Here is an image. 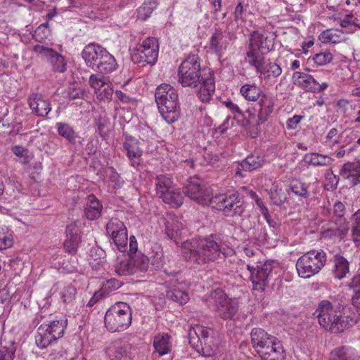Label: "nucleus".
Here are the masks:
<instances>
[{"instance_id":"nucleus-1","label":"nucleus","mask_w":360,"mask_h":360,"mask_svg":"<svg viewBox=\"0 0 360 360\" xmlns=\"http://www.w3.org/2000/svg\"><path fill=\"white\" fill-rule=\"evenodd\" d=\"M178 82L184 87L200 88L198 95L200 100L207 103L215 91L214 74L201 66V60L197 55H189L179 67Z\"/></svg>"},{"instance_id":"nucleus-2","label":"nucleus","mask_w":360,"mask_h":360,"mask_svg":"<svg viewBox=\"0 0 360 360\" xmlns=\"http://www.w3.org/2000/svg\"><path fill=\"white\" fill-rule=\"evenodd\" d=\"M224 251L215 235L187 240L181 245V253L185 261L194 269L214 262L221 258V255H225Z\"/></svg>"},{"instance_id":"nucleus-3","label":"nucleus","mask_w":360,"mask_h":360,"mask_svg":"<svg viewBox=\"0 0 360 360\" xmlns=\"http://www.w3.org/2000/svg\"><path fill=\"white\" fill-rule=\"evenodd\" d=\"M345 306L335 300H322L315 311L319 324L331 333H338L356 323V320L346 316Z\"/></svg>"},{"instance_id":"nucleus-4","label":"nucleus","mask_w":360,"mask_h":360,"mask_svg":"<svg viewBox=\"0 0 360 360\" xmlns=\"http://www.w3.org/2000/svg\"><path fill=\"white\" fill-rule=\"evenodd\" d=\"M155 102L162 118L169 124L176 122L180 115L178 94L169 84H162L156 88Z\"/></svg>"},{"instance_id":"nucleus-5","label":"nucleus","mask_w":360,"mask_h":360,"mask_svg":"<svg viewBox=\"0 0 360 360\" xmlns=\"http://www.w3.org/2000/svg\"><path fill=\"white\" fill-rule=\"evenodd\" d=\"M132 311L130 306L123 302L112 304L105 312V326L111 333L122 332L131 323Z\"/></svg>"},{"instance_id":"nucleus-6","label":"nucleus","mask_w":360,"mask_h":360,"mask_svg":"<svg viewBox=\"0 0 360 360\" xmlns=\"http://www.w3.org/2000/svg\"><path fill=\"white\" fill-rule=\"evenodd\" d=\"M326 253L322 250H313L301 256L297 261L298 276L309 278L318 274L326 263Z\"/></svg>"},{"instance_id":"nucleus-7","label":"nucleus","mask_w":360,"mask_h":360,"mask_svg":"<svg viewBox=\"0 0 360 360\" xmlns=\"http://www.w3.org/2000/svg\"><path fill=\"white\" fill-rule=\"evenodd\" d=\"M207 305L224 320L233 319L238 310V301L228 297L219 288L210 293L207 298Z\"/></svg>"},{"instance_id":"nucleus-8","label":"nucleus","mask_w":360,"mask_h":360,"mask_svg":"<svg viewBox=\"0 0 360 360\" xmlns=\"http://www.w3.org/2000/svg\"><path fill=\"white\" fill-rule=\"evenodd\" d=\"M246 266L250 274V278L252 283V289L263 292L269 284L274 269V262L250 259L247 261Z\"/></svg>"},{"instance_id":"nucleus-9","label":"nucleus","mask_w":360,"mask_h":360,"mask_svg":"<svg viewBox=\"0 0 360 360\" xmlns=\"http://www.w3.org/2000/svg\"><path fill=\"white\" fill-rule=\"evenodd\" d=\"M345 213V205L338 201L333 205V220L328 224L322 236L324 238H343L349 231V224L344 217Z\"/></svg>"},{"instance_id":"nucleus-10","label":"nucleus","mask_w":360,"mask_h":360,"mask_svg":"<svg viewBox=\"0 0 360 360\" xmlns=\"http://www.w3.org/2000/svg\"><path fill=\"white\" fill-rule=\"evenodd\" d=\"M65 327L66 321L63 320H53L42 323L37 328L35 336L37 345L40 348L47 347L63 335Z\"/></svg>"},{"instance_id":"nucleus-11","label":"nucleus","mask_w":360,"mask_h":360,"mask_svg":"<svg viewBox=\"0 0 360 360\" xmlns=\"http://www.w3.org/2000/svg\"><path fill=\"white\" fill-rule=\"evenodd\" d=\"M159 44L155 37H148L140 44L131 56V59L134 63L146 65H154L158 57Z\"/></svg>"},{"instance_id":"nucleus-12","label":"nucleus","mask_w":360,"mask_h":360,"mask_svg":"<svg viewBox=\"0 0 360 360\" xmlns=\"http://www.w3.org/2000/svg\"><path fill=\"white\" fill-rule=\"evenodd\" d=\"M209 202L213 208L223 212L226 216L240 214L243 212V202L237 193L212 196Z\"/></svg>"},{"instance_id":"nucleus-13","label":"nucleus","mask_w":360,"mask_h":360,"mask_svg":"<svg viewBox=\"0 0 360 360\" xmlns=\"http://www.w3.org/2000/svg\"><path fill=\"white\" fill-rule=\"evenodd\" d=\"M107 235L113 240L120 252L126 250L127 230L124 223L117 218H112L106 224Z\"/></svg>"},{"instance_id":"nucleus-14","label":"nucleus","mask_w":360,"mask_h":360,"mask_svg":"<svg viewBox=\"0 0 360 360\" xmlns=\"http://www.w3.org/2000/svg\"><path fill=\"white\" fill-rule=\"evenodd\" d=\"M184 193L191 199L195 200L201 205H206L209 202L210 195L202 184V181L198 177H191L184 187Z\"/></svg>"},{"instance_id":"nucleus-15","label":"nucleus","mask_w":360,"mask_h":360,"mask_svg":"<svg viewBox=\"0 0 360 360\" xmlns=\"http://www.w3.org/2000/svg\"><path fill=\"white\" fill-rule=\"evenodd\" d=\"M109 51L96 43H90L84 46L81 56L86 65L94 70L103 60Z\"/></svg>"},{"instance_id":"nucleus-16","label":"nucleus","mask_w":360,"mask_h":360,"mask_svg":"<svg viewBox=\"0 0 360 360\" xmlns=\"http://www.w3.org/2000/svg\"><path fill=\"white\" fill-rule=\"evenodd\" d=\"M231 43L229 32L221 29H215L209 40L210 50L219 57H221Z\"/></svg>"},{"instance_id":"nucleus-17","label":"nucleus","mask_w":360,"mask_h":360,"mask_svg":"<svg viewBox=\"0 0 360 360\" xmlns=\"http://www.w3.org/2000/svg\"><path fill=\"white\" fill-rule=\"evenodd\" d=\"M34 50L49 61L55 72L63 73L66 71L67 63L64 57L53 49L37 44L34 46Z\"/></svg>"},{"instance_id":"nucleus-18","label":"nucleus","mask_w":360,"mask_h":360,"mask_svg":"<svg viewBox=\"0 0 360 360\" xmlns=\"http://www.w3.org/2000/svg\"><path fill=\"white\" fill-rule=\"evenodd\" d=\"M106 353L110 360H133L136 347L131 344H114L108 347Z\"/></svg>"},{"instance_id":"nucleus-19","label":"nucleus","mask_w":360,"mask_h":360,"mask_svg":"<svg viewBox=\"0 0 360 360\" xmlns=\"http://www.w3.org/2000/svg\"><path fill=\"white\" fill-rule=\"evenodd\" d=\"M32 112L37 116L45 117L51 110V105L41 94L32 93L27 99Z\"/></svg>"},{"instance_id":"nucleus-20","label":"nucleus","mask_w":360,"mask_h":360,"mask_svg":"<svg viewBox=\"0 0 360 360\" xmlns=\"http://www.w3.org/2000/svg\"><path fill=\"white\" fill-rule=\"evenodd\" d=\"M139 141L134 137L127 136L123 143V148L127 151V156L131 162V165L137 167L142 163V150Z\"/></svg>"},{"instance_id":"nucleus-21","label":"nucleus","mask_w":360,"mask_h":360,"mask_svg":"<svg viewBox=\"0 0 360 360\" xmlns=\"http://www.w3.org/2000/svg\"><path fill=\"white\" fill-rule=\"evenodd\" d=\"M259 109L257 112V118L255 124L257 126L264 123L273 112L275 105L274 98L266 94H264L258 100Z\"/></svg>"},{"instance_id":"nucleus-22","label":"nucleus","mask_w":360,"mask_h":360,"mask_svg":"<svg viewBox=\"0 0 360 360\" xmlns=\"http://www.w3.org/2000/svg\"><path fill=\"white\" fill-rule=\"evenodd\" d=\"M250 335L251 344L258 354H259L262 349L266 348V345H269V344L273 342L272 341H275L276 338L259 328H253Z\"/></svg>"},{"instance_id":"nucleus-23","label":"nucleus","mask_w":360,"mask_h":360,"mask_svg":"<svg viewBox=\"0 0 360 360\" xmlns=\"http://www.w3.org/2000/svg\"><path fill=\"white\" fill-rule=\"evenodd\" d=\"M67 238L64 243L66 252L75 255L77 252L78 247L82 241L79 229L75 224H70L66 227Z\"/></svg>"},{"instance_id":"nucleus-24","label":"nucleus","mask_w":360,"mask_h":360,"mask_svg":"<svg viewBox=\"0 0 360 360\" xmlns=\"http://www.w3.org/2000/svg\"><path fill=\"white\" fill-rule=\"evenodd\" d=\"M269 345L259 353L262 360H285V351L281 341L275 338Z\"/></svg>"},{"instance_id":"nucleus-25","label":"nucleus","mask_w":360,"mask_h":360,"mask_svg":"<svg viewBox=\"0 0 360 360\" xmlns=\"http://www.w3.org/2000/svg\"><path fill=\"white\" fill-rule=\"evenodd\" d=\"M264 162L263 158L259 155H249L240 163H238L236 168V175L243 177V172H252L261 167Z\"/></svg>"},{"instance_id":"nucleus-26","label":"nucleus","mask_w":360,"mask_h":360,"mask_svg":"<svg viewBox=\"0 0 360 360\" xmlns=\"http://www.w3.org/2000/svg\"><path fill=\"white\" fill-rule=\"evenodd\" d=\"M340 174L343 178L347 179L352 186L360 184V160L344 164Z\"/></svg>"},{"instance_id":"nucleus-27","label":"nucleus","mask_w":360,"mask_h":360,"mask_svg":"<svg viewBox=\"0 0 360 360\" xmlns=\"http://www.w3.org/2000/svg\"><path fill=\"white\" fill-rule=\"evenodd\" d=\"M103 206L98 199L94 195H88L84 207V215L89 220L97 219L101 214Z\"/></svg>"},{"instance_id":"nucleus-28","label":"nucleus","mask_w":360,"mask_h":360,"mask_svg":"<svg viewBox=\"0 0 360 360\" xmlns=\"http://www.w3.org/2000/svg\"><path fill=\"white\" fill-rule=\"evenodd\" d=\"M153 345L155 352L160 356L167 354L170 353L172 348L171 336L168 333H158L154 337Z\"/></svg>"},{"instance_id":"nucleus-29","label":"nucleus","mask_w":360,"mask_h":360,"mask_svg":"<svg viewBox=\"0 0 360 360\" xmlns=\"http://www.w3.org/2000/svg\"><path fill=\"white\" fill-rule=\"evenodd\" d=\"M249 46L262 53H267L272 49L273 44L267 36L258 32H254L251 35Z\"/></svg>"},{"instance_id":"nucleus-30","label":"nucleus","mask_w":360,"mask_h":360,"mask_svg":"<svg viewBox=\"0 0 360 360\" xmlns=\"http://www.w3.org/2000/svg\"><path fill=\"white\" fill-rule=\"evenodd\" d=\"M292 79L295 86L310 92L311 89H313L314 84H319V82L311 75L301 72H294Z\"/></svg>"},{"instance_id":"nucleus-31","label":"nucleus","mask_w":360,"mask_h":360,"mask_svg":"<svg viewBox=\"0 0 360 360\" xmlns=\"http://www.w3.org/2000/svg\"><path fill=\"white\" fill-rule=\"evenodd\" d=\"M329 360H359V356L352 347L342 346L331 351Z\"/></svg>"},{"instance_id":"nucleus-32","label":"nucleus","mask_w":360,"mask_h":360,"mask_svg":"<svg viewBox=\"0 0 360 360\" xmlns=\"http://www.w3.org/2000/svg\"><path fill=\"white\" fill-rule=\"evenodd\" d=\"M333 272L336 278L342 279L346 276L349 271V262L342 256L335 255L333 257Z\"/></svg>"},{"instance_id":"nucleus-33","label":"nucleus","mask_w":360,"mask_h":360,"mask_svg":"<svg viewBox=\"0 0 360 360\" xmlns=\"http://www.w3.org/2000/svg\"><path fill=\"white\" fill-rule=\"evenodd\" d=\"M240 95L248 101H257L264 94L255 84H245L240 89Z\"/></svg>"},{"instance_id":"nucleus-34","label":"nucleus","mask_w":360,"mask_h":360,"mask_svg":"<svg viewBox=\"0 0 360 360\" xmlns=\"http://www.w3.org/2000/svg\"><path fill=\"white\" fill-rule=\"evenodd\" d=\"M117 68L118 64L115 58L108 53L94 70L102 75H108L117 70Z\"/></svg>"},{"instance_id":"nucleus-35","label":"nucleus","mask_w":360,"mask_h":360,"mask_svg":"<svg viewBox=\"0 0 360 360\" xmlns=\"http://www.w3.org/2000/svg\"><path fill=\"white\" fill-rule=\"evenodd\" d=\"M162 200L173 207H179L184 202V197L179 189H169L160 197Z\"/></svg>"},{"instance_id":"nucleus-36","label":"nucleus","mask_w":360,"mask_h":360,"mask_svg":"<svg viewBox=\"0 0 360 360\" xmlns=\"http://www.w3.org/2000/svg\"><path fill=\"white\" fill-rule=\"evenodd\" d=\"M58 134L70 143L75 145L77 139L78 138L77 133L75 131L72 127L65 122H57L56 124Z\"/></svg>"},{"instance_id":"nucleus-37","label":"nucleus","mask_w":360,"mask_h":360,"mask_svg":"<svg viewBox=\"0 0 360 360\" xmlns=\"http://www.w3.org/2000/svg\"><path fill=\"white\" fill-rule=\"evenodd\" d=\"M321 38L323 43L332 44L345 42L348 39L343 31L338 29H330L323 31L321 34Z\"/></svg>"},{"instance_id":"nucleus-38","label":"nucleus","mask_w":360,"mask_h":360,"mask_svg":"<svg viewBox=\"0 0 360 360\" xmlns=\"http://www.w3.org/2000/svg\"><path fill=\"white\" fill-rule=\"evenodd\" d=\"M165 224V234L169 238L178 243V240L181 235L182 224L179 221L172 219L170 221L167 219Z\"/></svg>"},{"instance_id":"nucleus-39","label":"nucleus","mask_w":360,"mask_h":360,"mask_svg":"<svg viewBox=\"0 0 360 360\" xmlns=\"http://www.w3.org/2000/svg\"><path fill=\"white\" fill-rule=\"evenodd\" d=\"M306 162L311 165L318 166H328L331 165L333 159L326 155H322L317 153H311L305 155Z\"/></svg>"},{"instance_id":"nucleus-40","label":"nucleus","mask_w":360,"mask_h":360,"mask_svg":"<svg viewBox=\"0 0 360 360\" xmlns=\"http://www.w3.org/2000/svg\"><path fill=\"white\" fill-rule=\"evenodd\" d=\"M155 186L157 195L160 197L172 188L173 181L168 176L160 174L155 178Z\"/></svg>"},{"instance_id":"nucleus-41","label":"nucleus","mask_w":360,"mask_h":360,"mask_svg":"<svg viewBox=\"0 0 360 360\" xmlns=\"http://www.w3.org/2000/svg\"><path fill=\"white\" fill-rule=\"evenodd\" d=\"M131 260L134 270V274L136 272H144L148 270L149 266V259L147 256L141 252L131 255Z\"/></svg>"},{"instance_id":"nucleus-42","label":"nucleus","mask_w":360,"mask_h":360,"mask_svg":"<svg viewBox=\"0 0 360 360\" xmlns=\"http://www.w3.org/2000/svg\"><path fill=\"white\" fill-rule=\"evenodd\" d=\"M158 2L156 0H148L145 1L137 9V17L139 20H146L148 18L153 11L157 8Z\"/></svg>"},{"instance_id":"nucleus-43","label":"nucleus","mask_w":360,"mask_h":360,"mask_svg":"<svg viewBox=\"0 0 360 360\" xmlns=\"http://www.w3.org/2000/svg\"><path fill=\"white\" fill-rule=\"evenodd\" d=\"M269 195L272 202L278 206L283 205L287 199L285 192L281 188H279L277 184H272Z\"/></svg>"},{"instance_id":"nucleus-44","label":"nucleus","mask_w":360,"mask_h":360,"mask_svg":"<svg viewBox=\"0 0 360 360\" xmlns=\"http://www.w3.org/2000/svg\"><path fill=\"white\" fill-rule=\"evenodd\" d=\"M257 72L264 75L267 77H277L281 75L282 69L276 63L269 62L266 63L264 61Z\"/></svg>"},{"instance_id":"nucleus-45","label":"nucleus","mask_w":360,"mask_h":360,"mask_svg":"<svg viewBox=\"0 0 360 360\" xmlns=\"http://www.w3.org/2000/svg\"><path fill=\"white\" fill-rule=\"evenodd\" d=\"M193 333L199 335L198 341L202 344L206 340H211L213 337V330L202 326H196L188 330V336L193 337Z\"/></svg>"},{"instance_id":"nucleus-46","label":"nucleus","mask_w":360,"mask_h":360,"mask_svg":"<svg viewBox=\"0 0 360 360\" xmlns=\"http://www.w3.org/2000/svg\"><path fill=\"white\" fill-rule=\"evenodd\" d=\"M352 236L354 243L360 245V209L352 216Z\"/></svg>"},{"instance_id":"nucleus-47","label":"nucleus","mask_w":360,"mask_h":360,"mask_svg":"<svg viewBox=\"0 0 360 360\" xmlns=\"http://www.w3.org/2000/svg\"><path fill=\"white\" fill-rule=\"evenodd\" d=\"M257 50L249 46L246 56L248 58L249 64L251 66L255 68L257 72H258V70L261 69V67L264 62V58L262 56H259L257 53Z\"/></svg>"},{"instance_id":"nucleus-48","label":"nucleus","mask_w":360,"mask_h":360,"mask_svg":"<svg viewBox=\"0 0 360 360\" xmlns=\"http://www.w3.org/2000/svg\"><path fill=\"white\" fill-rule=\"evenodd\" d=\"M166 295L168 299L177 302L180 304H186L189 300L188 293L185 290L179 288H174L167 290Z\"/></svg>"},{"instance_id":"nucleus-49","label":"nucleus","mask_w":360,"mask_h":360,"mask_svg":"<svg viewBox=\"0 0 360 360\" xmlns=\"http://www.w3.org/2000/svg\"><path fill=\"white\" fill-rule=\"evenodd\" d=\"M290 188L292 192L299 197L304 198H308L309 197L308 186L306 183L294 180L291 181Z\"/></svg>"},{"instance_id":"nucleus-50","label":"nucleus","mask_w":360,"mask_h":360,"mask_svg":"<svg viewBox=\"0 0 360 360\" xmlns=\"http://www.w3.org/2000/svg\"><path fill=\"white\" fill-rule=\"evenodd\" d=\"M104 75L98 72L89 77V84L94 89V93L109 83L108 79Z\"/></svg>"},{"instance_id":"nucleus-51","label":"nucleus","mask_w":360,"mask_h":360,"mask_svg":"<svg viewBox=\"0 0 360 360\" xmlns=\"http://www.w3.org/2000/svg\"><path fill=\"white\" fill-rule=\"evenodd\" d=\"M132 263L131 258L129 259H125L121 260L119 263H117L115 266V270L116 273L120 276H126L128 274H134V267L131 266Z\"/></svg>"},{"instance_id":"nucleus-52","label":"nucleus","mask_w":360,"mask_h":360,"mask_svg":"<svg viewBox=\"0 0 360 360\" xmlns=\"http://www.w3.org/2000/svg\"><path fill=\"white\" fill-rule=\"evenodd\" d=\"M113 92V88L108 83L105 86L96 91L95 94L99 101L104 103H109L112 98Z\"/></svg>"},{"instance_id":"nucleus-53","label":"nucleus","mask_w":360,"mask_h":360,"mask_svg":"<svg viewBox=\"0 0 360 360\" xmlns=\"http://www.w3.org/2000/svg\"><path fill=\"white\" fill-rule=\"evenodd\" d=\"M202 345L201 354L204 356L210 357L214 356L217 351V345L215 340H206Z\"/></svg>"},{"instance_id":"nucleus-54","label":"nucleus","mask_w":360,"mask_h":360,"mask_svg":"<svg viewBox=\"0 0 360 360\" xmlns=\"http://www.w3.org/2000/svg\"><path fill=\"white\" fill-rule=\"evenodd\" d=\"M15 347L13 342H8L0 347V360H13L15 356Z\"/></svg>"},{"instance_id":"nucleus-55","label":"nucleus","mask_w":360,"mask_h":360,"mask_svg":"<svg viewBox=\"0 0 360 360\" xmlns=\"http://www.w3.org/2000/svg\"><path fill=\"white\" fill-rule=\"evenodd\" d=\"M76 293L77 290L74 286L68 285L61 290L60 295L64 303H70L75 300Z\"/></svg>"},{"instance_id":"nucleus-56","label":"nucleus","mask_w":360,"mask_h":360,"mask_svg":"<svg viewBox=\"0 0 360 360\" xmlns=\"http://www.w3.org/2000/svg\"><path fill=\"white\" fill-rule=\"evenodd\" d=\"M13 245V240L8 236V229L0 227V250L11 248Z\"/></svg>"},{"instance_id":"nucleus-57","label":"nucleus","mask_w":360,"mask_h":360,"mask_svg":"<svg viewBox=\"0 0 360 360\" xmlns=\"http://www.w3.org/2000/svg\"><path fill=\"white\" fill-rule=\"evenodd\" d=\"M333 58V54L330 52H321L315 54L312 60L319 66L325 65L332 61Z\"/></svg>"},{"instance_id":"nucleus-58","label":"nucleus","mask_w":360,"mask_h":360,"mask_svg":"<svg viewBox=\"0 0 360 360\" xmlns=\"http://www.w3.org/2000/svg\"><path fill=\"white\" fill-rule=\"evenodd\" d=\"M221 158V154L205 152L202 155V160L200 162V164L202 165H214L220 161Z\"/></svg>"},{"instance_id":"nucleus-59","label":"nucleus","mask_w":360,"mask_h":360,"mask_svg":"<svg viewBox=\"0 0 360 360\" xmlns=\"http://www.w3.org/2000/svg\"><path fill=\"white\" fill-rule=\"evenodd\" d=\"M50 29L46 28L44 25H39L34 32V37L37 41H43L50 35Z\"/></svg>"},{"instance_id":"nucleus-60","label":"nucleus","mask_w":360,"mask_h":360,"mask_svg":"<svg viewBox=\"0 0 360 360\" xmlns=\"http://www.w3.org/2000/svg\"><path fill=\"white\" fill-rule=\"evenodd\" d=\"M86 92L84 89L81 88H70L68 92V96L70 99L84 98Z\"/></svg>"},{"instance_id":"nucleus-61","label":"nucleus","mask_w":360,"mask_h":360,"mask_svg":"<svg viewBox=\"0 0 360 360\" xmlns=\"http://www.w3.org/2000/svg\"><path fill=\"white\" fill-rule=\"evenodd\" d=\"M224 105L233 114L235 117L236 116H241L244 117V113L243 111L240 109L238 105L233 102H232L231 100H227L224 102Z\"/></svg>"},{"instance_id":"nucleus-62","label":"nucleus","mask_w":360,"mask_h":360,"mask_svg":"<svg viewBox=\"0 0 360 360\" xmlns=\"http://www.w3.org/2000/svg\"><path fill=\"white\" fill-rule=\"evenodd\" d=\"M12 152L14 155L19 158H23L25 159L24 163L27 162V150L21 146H15L11 148Z\"/></svg>"},{"instance_id":"nucleus-63","label":"nucleus","mask_w":360,"mask_h":360,"mask_svg":"<svg viewBox=\"0 0 360 360\" xmlns=\"http://www.w3.org/2000/svg\"><path fill=\"white\" fill-rule=\"evenodd\" d=\"M152 264L155 268L159 269L162 267L164 264V257L162 251L157 252L156 255L152 259Z\"/></svg>"},{"instance_id":"nucleus-64","label":"nucleus","mask_w":360,"mask_h":360,"mask_svg":"<svg viewBox=\"0 0 360 360\" xmlns=\"http://www.w3.org/2000/svg\"><path fill=\"white\" fill-rule=\"evenodd\" d=\"M302 118L303 116L300 115H294L292 117L289 118L286 122L288 129H295Z\"/></svg>"}]
</instances>
